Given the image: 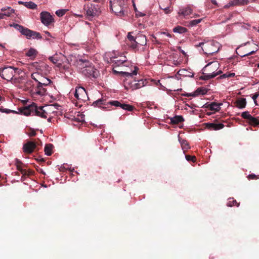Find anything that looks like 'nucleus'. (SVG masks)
<instances>
[{
	"label": "nucleus",
	"mask_w": 259,
	"mask_h": 259,
	"mask_svg": "<svg viewBox=\"0 0 259 259\" xmlns=\"http://www.w3.org/2000/svg\"><path fill=\"white\" fill-rule=\"evenodd\" d=\"M132 32H128L127 35V45L135 51L139 50L141 47L146 45L147 39L145 35L139 34L136 37L132 35ZM142 50H144L143 47Z\"/></svg>",
	"instance_id": "f257e3e1"
},
{
	"label": "nucleus",
	"mask_w": 259,
	"mask_h": 259,
	"mask_svg": "<svg viewBox=\"0 0 259 259\" xmlns=\"http://www.w3.org/2000/svg\"><path fill=\"white\" fill-rule=\"evenodd\" d=\"M42 106H37L35 103H33L28 106H26L21 110V112L25 115L38 116L44 118L47 117V113L44 109Z\"/></svg>",
	"instance_id": "f03ea898"
},
{
	"label": "nucleus",
	"mask_w": 259,
	"mask_h": 259,
	"mask_svg": "<svg viewBox=\"0 0 259 259\" xmlns=\"http://www.w3.org/2000/svg\"><path fill=\"white\" fill-rule=\"evenodd\" d=\"M111 105L115 107H120L121 108L127 111H132L134 107L132 105L126 104L125 103H121L118 101H112L108 102H106V99L101 98L97 100L93 103L94 107H102V106H107Z\"/></svg>",
	"instance_id": "7ed1b4c3"
},
{
	"label": "nucleus",
	"mask_w": 259,
	"mask_h": 259,
	"mask_svg": "<svg viewBox=\"0 0 259 259\" xmlns=\"http://www.w3.org/2000/svg\"><path fill=\"white\" fill-rule=\"evenodd\" d=\"M110 6L112 11L118 16H124L127 10L126 2L124 0H114L110 1Z\"/></svg>",
	"instance_id": "20e7f679"
},
{
	"label": "nucleus",
	"mask_w": 259,
	"mask_h": 259,
	"mask_svg": "<svg viewBox=\"0 0 259 259\" xmlns=\"http://www.w3.org/2000/svg\"><path fill=\"white\" fill-rule=\"evenodd\" d=\"M219 44L218 42H210L206 44L200 42L195 46L196 48L201 47L204 53L209 56L210 55H213L219 51Z\"/></svg>",
	"instance_id": "39448f33"
},
{
	"label": "nucleus",
	"mask_w": 259,
	"mask_h": 259,
	"mask_svg": "<svg viewBox=\"0 0 259 259\" xmlns=\"http://www.w3.org/2000/svg\"><path fill=\"white\" fill-rule=\"evenodd\" d=\"M18 68L12 66L0 68V76L7 81L11 80Z\"/></svg>",
	"instance_id": "423d86ee"
},
{
	"label": "nucleus",
	"mask_w": 259,
	"mask_h": 259,
	"mask_svg": "<svg viewBox=\"0 0 259 259\" xmlns=\"http://www.w3.org/2000/svg\"><path fill=\"white\" fill-rule=\"evenodd\" d=\"M82 73L86 77L91 78H96L99 75V71L94 67L92 63H91L90 66L89 65L86 68L83 69L82 71Z\"/></svg>",
	"instance_id": "0eeeda50"
},
{
	"label": "nucleus",
	"mask_w": 259,
	"mask_h": 259,
	"mask_svg": "<svg viewBox=\"0 0 259 259\" xmlns=\"http://www.w3.org/2000/svg\"><path fill=\"white\" fill-rule=\"evenodd\" d=\"M147 81L146 80L140 79L137 82L134 81L130 83L127 80L124 81V86L127 90L131 89L132 91L140 89L146 85Z\"/></svg>",
	"instance_id": "6e6552de"
},
{
	"label": "nucleus",
	"mask_w": 259,
	"mask_h": 259,
	"mask_svg": "<svg viewBox=\"0 0 259 259\" xmlns=\"http://www.w3.org/2000/svg\"><path fill=\"white\" fill-rule=\"evenodd\" d=\"M74 97L78 100L85 101L88 99L86 90L81 87H76L74 93Z\"/></svg>",
	"instance_id": "1a4fd4ad"
},
{
	"label": "nucleus",
	"mask_w": 259,
	"mask_h": 259,
	"mask_svg": "<svg viewBox=\"0 0 259 259\" xmlns=\"http://www.w3.org/2000/svg\"><path fill=\"white\" fill-rule=\"evenodd\" d=\"M241 117L248 120V123L255 126L259 125V119L252 117L248 111H244L241 113Z\"/></svg>",
	"instance_id": "9d476101"
},
{
	"label": "nucleus",
	"mask_w": 259,
	"mask_h": 259,
	"mask_svg": "<svg viewBox=\"0 0 259 259\" xmlns=\"http://www.w3.org/2000/svg\"><path fill=\"white\" fill-rule=\"evenodd\" d=\"M41 22L46 26L50 25L54 22L53 16L48 12H42L40 14Z\"/></svg>",
	"instance_id": "9b49d317"
},
{
	"label": "nucleus",
	"mask_w": 259,
	"mask_h": 259,
	"mask_svg": "<svg viewBox=\"0 0 259 259\" xmlns=\"http://www.w3.org/2000/svg\"><path fill=\"white\" fill-rule=\"evenodd\" d=\"M24 35L26 36L27 39L32 38L33 39H40L42 38V36L39 32L31 30L28 28Z\"/></svg>",
	"instance_id": "f8f14e48"
},
{
	"label": "nucleus",
	"mask_w": 259,
	"mask_h": 259,
	"mask_svg": "<svg viewBox=\"0 0 259 259\" xmlns=\"http://www.w3.org/2000/svg\"><path fill=\"white\" fill-rule=\"evenodd\" d=\"M36 147V144L33 141H29L23 145V151L26 153H31Z\"/></svg>",
	"instance_id": "ddd939ff"
},
{
	"label": "nucleus",
	"mask_w": 259,
	"mask_h": 259,
	"mask_svg": "<svg viewBox=\"0 0 259 259\" xmlns=\"http://www.w3.org/2000/svg\"><path fill=\"white\" fill-rule=\"evenodd\" d=\"M92 63L89 60L85 59H79L76 62V65L82 72L83 69L86 68L89 65L90 66Z\"/></svg>",
	"instance_id": "4468645a"
},
{
	"label": "nucleus",
	"mask_w": 259,
	"mask_h": 259,
	"mask_svg": "<svg viewBox=\"0 0 259 259\" xmlns=\"http://www.w3.org/2000/svg\"><path fill=\"white\" fill-rule=\"evenodd\" d=\"M95 6L93 5L89 6V5H85L84 7V10L86 11V14L88 16H94L96 15L98 11L96 9H95Z\"/></svg>",
	"instance_id": "2eb2a0df"
},
{
	"label": "nucleus",
	"mask_w": 259,
	"mask_h": 259,
	"mask_svg": "<svg viewBox=\"0 0 259 259\" xmlns=\"http://www.w3.org/2000/svg\"><path fill=\"white\" fill-rule=\"evenodd\" d=\"M193 12V10L190 6H187L185 8H182L180 9L179 11V16H182L184 17H187L191 14Z\"/></svg>",
	"instance_id": "dca6fc26"
},
{
	"label": "nucleus",
	"mask_w": 259,
	"mask_h": 259,
	"mask_svg": "<svg viewBox=\"0 0 259 259\" xmlns=\"http://www.w3.org/2000/svg\"><path fill=\"white\" fill-rule=\"evenodd\" d=\"M1 11L3 12L2 14L3 15V17H4V19L5 18V17H10L15 11L13 9L10 7L2 8Z\"/></svg>",
	"instance_id": "f3484780"
},
{
	"label": "nucleus",
	"mask_w": 259,
	"mask_h": 259,
	"mask_svg": "<svg viewBox=\"0 0 259 259\" xmlns=\"http://www.w3.org/2000/svg\"><path fill=\"white\" fill-rule=\"evenodd\" d=\"M222 73L221 71H219L217 73H214V71H213L212 73H203V75L200 77V78L203 80H208L210 78H212L215 77L218 74Z\"/></svg>",
	"instance_id": "a211bd4d"
},
{
	"label": "nucleus",
	"mask_w": 259,
	"mask_h": 259,
	"mask_svg": "<svg viewBox=\"0 0 259 259\" xmlns=\"http://www.w3.org/2000/svg\"><path fill=\"white\" fill-rule=\"evenodd\" d=\"M206 91L205 89H202V88H198L197 89L194 93L193 94L191 93H187L185 94H183V96H187V97H195L198 95L202 94L204 95L206 94Z\"/></svg>",
	"instance_id": "6ab92c4d"
},
{
	"label": "nucleus",
	"mask_w": 259,
	"mask_h": 259,
	"mask_svg": "<svg viewBox=\"0 0 259 259\" xmlns=\"http://www.w3.org/2000/svg\"><path fill=\"white\" fill-rule=\"evenodd\" d=\"M206 126L208 128L211 130H219L223 128L224 125L222 123H207Z\"/></svg>",
	"instance_id": "aec40b11"
},
{
	"label": "nucleus",
	"mask_w": 259,
	"mask_h": 259,
	"mask_svg": "<svg viewBox=\"0 0 259 259\" xmlns=\"http://www.w3.org/2000/svg\"><path fill=\"white\" fill-rule=\"evenodd\" d=\"M179 141L181 144V147L184 153L190 148L189 144L187 140L183 139L179 137Z\"/></svg>",
	"instance_id": "412c9836"
},
{
	"label": "nucleus",
	"mask_w": 259,
	"mask_h": 259,
	"mask_svg": "<svg viewBox=\"0 0 259 259\" xmlns=\"http://www.w3.org/2000/svg\"><path fill=\"white\" fill-rule=\"evenodd\" d=\"M111 61L113 63V66L114 68L127 63L125 60L118 59L117 57L111 58Z\"/></svg>",
	"instance_id": "4be33fe9"
},
{
	"label": "nucleus",
	"mask_w": 259,
	"mask_h": 259,
	"mask_svg": "<svg viewBox=\"0 0 259 259\" xmlns=\"http://www.w3.org/2000/svg\"><path fill=\"white\" fill-rule=\"evenodd\" d=\"M222 103H217L215 102H212L211 103L208 104L207 106V108H208L209 110L214 111H220L221 108L220 106L222 105Z\"/></svg>",
	"instance_id": "5701e85b"
},
{
	"label": "nucleus",
	"mask_w": 259,
	"mask_h": 259,
	"mask_svg": "<svg viewBox=\"0 0 259 259\" xmlns=\"http://www.w3.org/2000/svg\"><path fill=\"white\" fill-rule=\"evenodd\" d=\"M44 87V85L38 83L36 89H35V92L36 94L40 96H44L46 94L47 90Z\"/></svg>",
	"instance_id": "b1692460"
},
{
	"label": "nucleus",
	"mask_w": 259,
	"mask_h": 259,
	"mask_svg": "<svg viewBox=\"0 0 259 259\" xmlns=\"http://www.w3.org/2000/svg\"><path fill=\"white\" fill-rule=\"evenodd\" d=\"M11 26L14 27L16 30L20 31L21 33L24 35H25V32L27 29V28L16 23H13V24H11Z\"/></svg>",
	"instance_id": "393cba45"
},
{
	"label": "nucleus",
	"mask_w": 259,
	"mask_h": 259,
	"mask_svg": "<svg viewBox=\"0 0 259 259\" xmlns=\"http://www.w3.org/2000/svg\"><path fill=\"white\" fill-rule=\"evenodd\" d=\"M236 106L240 109L244 108L246 105V101L245 98L238 99L236 102Z\"/></svg>",
	"instance_id": "a878e982"
},
{
	"label": "nucleus",
	"mask_w": 259,
	"mask_h": 259,
	"mask_svg": "<svg viewBox=\"0 0 259 259\" xmlns=\"http://www.w3.org/2000/svg\"><path fill=\"white\" fill-rule=\"evenodd\" d=\"M134 70L132 72H128L126 71H121L120 73L123 75L127 77H133V75H136L137 74V71L139 69L136 66L134 67Z\"/></svg>",
	"instance_id": "bb28decb"
},
{
	"label": "nucleus",
	"mask_w": 259,
	"mask_h": 259,
	"mask_svg": "<svg viewBox=\"0 0 259 259\" xmlns=\"http://www.w3.org/2000/svg\"><path fill=\"white\" fill-rule=\"evenodd\" d=\"M184 120L182 116L177 115L170 118V122L172 124H177L183 122Z\"/></svg>",
	"instance_id": "cd10ccee"
},
{
	"label": "nucleus",
	"mask_w": 259,
	"mask_h": 259,
	"mask_svg": "<svg viewBox=\"0 0 259 259\" xmlns=\"http://www.w3.org/2000/svg\"><path fill=\"white\" fill-rule=\"evenodd\" d=\"M38 53L36 50L33 48H30L26 53V55L31 59H34L36 57Z\"/></svg>",
	"instance_id": "c85d7f7f"
},
{
	"label": "nucleus",
	"mask_w": 259,
	"mask_h": 259,
	"mask_svg": "<svg viewBox=\"0 0 259 259\" xmlns=\"http://www.w3.org/2000/svg\"><path fill=\"white\" fill-rule=\"evenodd\" d=\"M219 64L217 62H211L208 63L204 68V71H206L207 69L213 71L216 68H218Z\"/></svg>",
	"instance_id": "c756f323"
},
{
	"label": "nucleus",
	"mask_w": 259,
	"mask_h": 259,
	"mask_svg": "<svg viewBox=\"0 0 259 259\" xmlns=\"http://www.w3.org/2000/svg\"><path fill=\"white\" fill-rule=\"evenodd\" d=\"M19 4H22L24 6H25L27 8L30 9H36L37 8V5L34 3L32 2H19Z\"/></svg>",
	"instance_id": "7c9ffc66"
},
{
	"label": "nucleus",
	"mask_w": 259,
	"mask_h": 259,
	"mask_svg": "<svg viewBox=\"0 0 259 259\" xmlns=\"http://www.w3.org/2000/svg\"><path fill=\"white\" fill-rule=\"evenodd\" d=\"M188 30L186 28L181 26H177L174 28L173 31L175 33H179L180 34L184 33L187 32Z\"/></svg>",
	"instance_id": "2f4dec72"
},
{
	"label": "nucleus",
	"mask_w": 259,
	"mask_h": 259,
	"mask_svg": "<svg viewBox=\"0 0 259 259\" xmlns=\"http://www.w3.org/2000/svg\"><path fill=\"white\" fill-rule=\"evenodd\" d=\"M53 147V145L51 144L46 145L44 151L47 155L50 156L52 154Z\"/></svg>",
	"instance_id": "473e14b6"
},
{
	"label": "nucleus",
	"mask_w": 259,
	"mask_h": 259,
	"mask_svg": "<svg viewBox=\"0 0 259 259\" xmlns=\"http://www.w3.org/2000/svg\"><path fill=\"white\" fill-rule=\"evenodd\" d=\"M232 2L233 3V6H244L247 5L249 3L248 0H233Z\"/></svg>",
	"instance_id": "72a5a7b5"
},
{
	"label": "nucleus",
	"mask_w": 259,
	"mask_h": 259,
	"mask_svg": "<svg viewBox=\"0 0 259 259\" xmlns=\"http://www.w3.org/2000/svg\"><path fill=\"white\" fill-rule=\"evenodd\" d=\"M40 81H38L39 84L42 85L45 87L47 86L52 82L51 80L47 78L41 77L39 78Z\"/></svg>",
	"instance_id": "f704fd0d"
},
{
	"label": "nucleus",
	"mask_w": 259,
	"mask_h": 259,
	"mask_svg": "<svg viewBox=\"0 0 259 259\" xmlns=\"http://www.w3.org/2000/svg\"><path fill=\"white\" fill-rule=\"evenodd\" d=\"M227 205L229 207H232L233 206L238 207L239 206V203H238L233 198H230L228 199Z\"/></svg>",
	"instance_id": "c9c22d12"
},
{
	"label": "nucleus",
	"mask_w": 259,
	"mask_h": 259,
	"mask_svg": "<svg viewBox=\"0 0 259 259\" xmlns=\"http://www.w3.org/2000/svg\"><path fill=\"white\" fill-rule=\"evenodd\" d=\"M33 82L32 81V80H28L25 85H24V88L23 89L25 90V91H29V90H30L32 87L33 86Z\"/></svg>",
	"instance_id": "e433bc0d"
},
{
	"label": "nucleus",
	"mask_w": 259,
	"mask_h": 259,
	"mask_svg": "<svg viewBox=\"0 0 259 259\" xmlns=\"http://www.w3.org/2000/svg\"><path fill=\"white\" fill-rule=\"evenodd\" d=\"M41 77L38 72H34L31 74V78L38 83V81H40L39 78Z\"/></svg>",
	"instance_id": "4c0bfd02"
},
{
	"label": "nucleus",
	"mask_w": 259,
	"mask_h": 259,
	"mask_svg": "<svg viewBox=\"0 0 259 259\" xmlns=\"http://www.w3.org/2000/svg\"><path fill=\"white\" fill-rule=\"evenodd\" d=\"M202 19H196V20H193L190 21L189 22V25L191 26L196 25L198 24H199V23H200L202 21Z\"/></svg>",
	"instance_id": "58836bf2"
},
{
	"label": "nucleus",
	"mask_w": 259,
	"mask_h": 259,
	"mask_svg": "<svg viewBox=\"0 0 259 259\" xmlns=\"http://www.w3.org/2000/svg\"><path fill=\"white\" fill-rule=\"evenodd\" d=\"M185 157L186 160L188 161H192L193 162H195L196 161V157L195 156L186 155Z\"/></svg>",
	"instance_id": "ea45409f"
},
{
	"label": "nucleus",
	"mask_w": 259,
	"mask_h": 259,
	"mask_svg": "<svg viewBox=\"0 0 259 259\" xmlns=\"http://www.w3.org/2000/svg\"><path fill=\"white\" fill-rule=\"evenodd\" d=\"M235 76L234 73H226L220 76L221 78H225L227 77H232Z\"/></svg>",
	"instance_id": "a19ab883"
},
{
	"label": "nucleus",
	"mask_w": 259,
	"mask_h": 259,
	"mask_svg": "<svg viewBox=\"0 0 259 259\" xmlns=\"http://www.w3.org/2000/svg\"><path fill=\"white\" fill-rule=\"evenodd\" d=\"M66 11L65 10H64V9L59 10H58V11H57L56 12V14L58 17H61V16H63L65 14Z\"/></svg>",
	"instance_id": "79ce46f5"
},
{
	"label": "nucleus",
	"mask_w": 259,
	"mask_h": 259,
	"mask_svg": "<svg viewBox=\"0 0 259 259\" xmlns=\"http://www.w3.org/2000/svg\"><path fill=\"white\" fill-rule=\"evenodd\" d=\"M256 51H252L250 52H248V53H247L246 54H243V53H241V54H239L237 52V53L238 55H239L240 57H245V56H249V55H252V54H253L255 53V52Z\"/></svg>",
	"instance_id": "37998d69"
},
{
	"label": "nucleus",
	"mask_w": 259,
	"mask_h": 259,
	"mask_svg": "<svg viewBox=\"0 0 259 259\" xmlns=\"http://www.w3.org/2000/svg\"><path fill=\"white\" fill-rule=\"evenodd\" d=\"M23 165H21L17 167V170H18L22 175L26 174V169L23 168Z\"/></svg>",
	"instance_id": "c03bdc74"
},
{
	"label": "nucleus",
	"mask_w": 259,
	"mask_h": 259,
	"mask_svg": "<svg viewBox=\"0 0 259 259\" xmlns=\"http://www.w3.org/2000/svg\"><path fill=\"white\" fill-rule=\"evenodd\" d=\"M34 171L32 170L29 169L28 170H27L26 169V174L23 175V177H26V176L29 177L31 175H34Z\"/></svg>",
	"instance_id": "a18cd8bd"
},
{
	"label": "nucleus",
	"mask_w": 259,
	"mask_h": 259,
	"mask_svg": "<svg viewBox=\"0 0 259 259\" xmlns=\"http://www.w3.org/2000/svg\"><path fill=\"white\" fill-rule=\"evenodd\" d=\"M29 137H34L36 135V131L33 129L30 128L27 133Z\"/></svg>",
	"instance_id": "49530a36"
},
{
	"label": "nucleus",
	"mask_w": 259,
	"mask_h": 259,
	"mask_svg": "<svg viewBox=\"0 0 259 259\" xmlns=\"http://www.w3.org/2000/svg\"><path fill=\"white\" fill-rule=\"evenodd\" d=\"M247 178L249 180L259 179V175L256 176L254 174H250L247 176Z\"/></svg>",
	"instance_id": "de8ad7c7"
},
{
	"label": "nucleus",
	"mask_w": 259,
	"mask_h": 259,
	"mask_svg": "<svg viewBox=\"0 0 259 259\" xmlns=\"http://www.w3.org/2000/svg\"><path fill=\"white\" fill-rule=\"evenodd\" d=\"M77 116H80V119H79V118L78 117H76L75 118V120L77 121H79V122H81V121H84V115H82V114H80L79 113H77Z\"/></svg>",
	"instance_id": "09e8293b"
},
{
	"label": "nucleus",
	"mask_w": 259,
	"mask_h": 259,
	"mask_svg": "<svg viewBox=\"0 0 259 259\" xmlns=\"http://www.w3.org/2000/svg\"><path fill=\"white\" fill-rule=\"evenodd\" d=\"M49 59L50 61H51L54 64H56L58 61V60L54 56H51L49 58Z\"/></svg>",
	"instance_id": "8fccbe9b"
},
{
	"label": "nucleus",
	"mask_w": 259,
	"mask_h": 259,
	"mask_svg": "<svg viewBox=\"0 0 259 259\" xmlns=\"http://www.w3.org/2000/svg\"><path fill=\"white\" fill-rule=\"evenodd\" d=\"M15 165L16 166H18L21 165H23V164L20 160L16 159L15 160Z\"/></svg>",
	"instance_id": "3c124183"
},
{
	"label": "nucleus",
	"mask_w": 259,
	"mask_h": 259,
	"mask_svg": "<svg viewBox=\"0 0 259 259\" xmlns=\"http://www.w3.org/2000/svg\"><path fill=\"white\" fill-rule=\"evenodd\" d=\"M231 6H233V3H232V1L230 2L228 4H227L226 5H225L224 7V8L228 9L230 7H231Z\"/></svg>",
	"instance_id": "603ef678"
},
{
	"label": "nucleus",
	"mask_w": 259,
	"mask_h": 259,
	"mask_svg": "<svg viewBox=\"0 0 259 259\" xmlns=\"http://www.w3.org/2000/svg\"><path fill=\"white\" fill-rule=\"evenodd\" d=\"M258 96V94H255L253 95L252 97V99L254 100V101L255 103H256V99Z\"/></svg>",
	"instance_id": "864d4df0"
},
{
	"label": "nucleus",
	"mask_w": 259,
	"mask_h": 259,
	"mask_svg": "<svg viewBox=\"0 0 259 259\" xmlns=\"http://www.w3.org/2000/svg\"><path fill=\"white\" fill-rule=\"evenodd\" d=\"M164 11L165 14H168L170 12V10H169V8L168 7L165 8L164 9Z\"/></svg>",
	"instance_id": "5fc2aeb1"
},
{
	"label": "nucleus",
	"mask_w": 259,
	"mask_h": 259,
	"mask_svg": "<svg viewBox=\"0 0 259 259\" xmlns=\"http://www.w3.org/2000/svg\"><path fill=\"white\" fill-rule=\"evenodd\" d=\"M162 33L164 34V35H166V36H168L169 37H171V34L168 33H166V32H162Z\"/></svg>",
	"instance_id": "6e6d98bb"
},
{
	"label": "nucleus",
	"mask_w": 259,
	"mask_h": 259,
	"mask_svg": "<svg viewBox=\"0 0 259 259\" xmlns=\"http://www.w3.org/2000/svg\"><path fill=\"white\" fill-rule=\"evenodd\" d=\"M211 3L213 4H214V5L217 6H218V3H217L216 0H211Z\"/></svg>",
	"instance_id": "4d7b16f0"
},
{
	"label": "nucleus",
	"mask_w": 259,
	"mask_h": 259,
	"mask_svg": "<svg viewBox=\"0 0 259 259\" xmlns=\"http://www.w3.org/2000/svg\"><path fill=\"white\" fill-rule=\"evenodd\" d=\"M45 33L47 34L49 36H52L51 33L48 31H45Z\"/></svg>",
	"instance_id": "13d9d810"
},
{
	"label": "nucleus",
	"mask_w": 259,
	"mask_h": 259,
	"mask_svg": "<svg viewBox=\"0 0 259 259\" xmlns=\"http://www.w3.org/2000/svg\"><path fill=\"white\" fill-rule=\"evenodd\" d=\"M25 179H26V177H23V175H22V176L21 177V181L22 182L24 181L25 180Z\"/></svg>",
	"instance_id": "bf43d9fd"
},
{
	"label": "nucleus",
	"mask_w": 259,
	"mask_h": 259,
	"mask_svg": "<svg viewBox=\"0 0 259 259\" xmlns=\"http://www.w3.org/2000/svg\"><path fill=\"white\" fill-rule=\"evenodd\" d=\"M3 19H4V17H3V15L2 14V13L0 12V20Z\"/></svg>",
	"instance_id": "052dcab7"
},
{
	"label": "nucleus",
	"mask_w": 259,
	"mask_h": 259,
	"mask_svg": "<svg viewBox=\"0 0 259 259\" xmlns=\"http://www.w3.org/2000/svg\"><path fill=\"white\" fill-rule=\"evenodd\" d=\"M93 2L96 3H99L100 2V0H93Z\"/></svg>",
	"instance_id": "680f3d73"
},
{
	"label": "nucleus",
	"mask_w": 259,
	"mask_h": 259,
	"mask_svg": "<svg viewBox=\"0 0 259 259\" xmlns=\"http://www.w3.org/2000/svg\"><path fill=\"white\" fill-rule=\"evenodd\" d=\"M158 84H160V81L159 80H157V82H156V84L158 85Z\"/></svg>",
	"instance_id": "e2e57ef3"
},
{
	"label": "nucleus",
	"mask_w": 259,
	"mask_h": 259,
	"mask_svg": "<svg viewBox=\"0 0 259 259\" xmlns=\"http://www.w3.org/2000/svg\"><path fill=\"white\" fill-rule=\"evenodd\" d=\"M139 25H140V28H142L143 25L142 24H140Z\"/></svg>",
	"instance_id": "0e129e2a"
},
{
	"label": "nucleus",
	"mask_w": 259,
	"mask_h": 259,
	"mask_svg": "<svg viewBox=\"0 0 259 259\" xmlns=\"http://www.w3.org/2000/svg\"><path fill=\"white\" fill-rule=\"evenodd\" d=\"M186 76H191V77H192L193 76V75H185Z\"/></svg>",
	"instance_id": "69168bd1"
},
{
	"label": "nucleus",
	"mask_w": 259,
	"mask_h": 259,
	"mask_svg": "<svg viewBox=\"0 0 259 259\" xmlns=\"http://www.w3.org/2000/svg\"><path fill=\"white\" fill-rule=\"evenodd\" d=\"M182 53L183 54H185V52H184V51H182Z\"/></svg>",
	"instance_id": "338daca9"
},
{
	"label": "nucleus",
	"mask_w": 259,
	"mask_h": 259,
	"mask_svg": "<svg viewBox=\"0 0 259 259\" xmlns=\"http://www.w3.org/2000/svg\"><path fill=\"white\" fill-rule=\"evenodd\" d=\"M185 71V70H181L180 71H181L182 73H183V72H184V71Z\"/></svg>",
	"instance_id": "774afa93"
}]
</instances>
